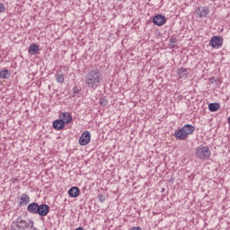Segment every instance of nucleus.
Segmentation results:
<instances>
[{"label": "nucleus", "mask_w": 230, "mask_h": 230, "mask_svg": "<svg viewBox=\"0 0 230 230\" xmlns=\"http://www.w3.org/2000/svg\"><path fill=\"white\" fill-rule=\"evenodd\" d=\"M85 85L88 89H98L100 84L103 80L102 73L98 69H93L89 71L85 75Z\"/></svg>", "instance_id": "nucleus-1"}, {"label": "nucleus", "mask_w": 230, "mask_h": 230, "mask_svg": "<svg viewBox=\"0 0 230 230\" xmlns=\"http://www.w3.org/2000/svg\"><path fill=\"white\" fill-rule=\"evenodd\" d=\"M195 132V127L191 124H186L174 132V137L179 141H186L188 137Z\"/></svg>", "instance_id": "nucleus-2"}, {"label": "nucleus", "mask_w": 230, "mask_h": 230, "mask_svg": "<svg viewBox=\"0 0 230 230\" xmlns=\"http://www.w3.org/2000/svg\"><path fill=\"white\" fill-rule=\"evenodd\" d=\"M196 155L199 159H208L211 157V151L208 146H199L196 148Z\"/></svg>", "instance_id": "nucleus-3"}, {"label": "nucleus", "mask_w": 230, "mask_h": 230, "mask_svg": "<svg viewBox=\"0 0 230 230\" xmlns=\"http://www.w3.org/2000/svg\"><path fill=\"white\" fill-rule=\"evenodd\" d=\"M223 44H224V38H222L221 36H213L209 41V46H211L216 49L222 48Z\"/></svg>", "instance_id": "nucleus-4"}, {"label": "nucleus", "mask_w": 230, "mask_h": 230, "mask_svg": "<svg viewBox=\"0 0 230 230\" xmlns=\"http://www.w3.org/2000/svg\"><path fill=\"white\" fill-rule=\"evenodd\" d=\"M194 14L196 17H199V19H203V17H208L209 14V7L208 6H199L198 9L194 12Z\"/></svg>", "instance_id": "nucleus-5"}, {"label": "nucleus", "mask_w": 230, "mask_h": 230, "mask_svg": "<svg viewBox=\"0 0 230 230\" xmlns=\"http://www.w3.org/2000/svg\"><path fill=\"white\" fill-rule=\"evenodd\" d=\"M90 141L91 133L89 131H84L79 137V144L81 145V146H85V145H89Z\"/></svg>", "instance_id": "nucleus-6"}, {"label": "nucleus", "mask_w": 230, "mask_h": 230, "mask_svg": "<svg viewBox=\"0 0 230 230\" xmlns=\"http://www.w3.org/2000/svg\"><path fill=\"white\" fill-rule=\"evenodd\" d=\"M49 213V207L47 204L38 205V212L36 215L40 217H48Z\"/></svg>", "instance_id": "nucleus-7"}, {"label": "nucleus", "mask_w": 230, "mask_h": 230, "mask_svg": "<svg viewBox=\"0 0 230 230\" xmlns=\"http://www.w3.org/2000/svg\"><path fill=\"white\" fill-rule=\"evenodd\" d=\"M153 22L155 24V26H163L164 24H166V17L161 14H157L154 17Z\"/></svg>", "instance_id": "nucleus-8"}, {"label": "nucleus", "mask_w": 230, "mask_h": 230, "mask_svg": "<svg viewBox=\"0 0 230 230\" xmlns=\"http://www.w3.org/2000/svg\"><path fill=\"white\" fill-rule=\"evenodd\" d=\"M59 119H62L65 125L69 124L73 121V116L69 112H62L59 115Z\"/></svg>", "instance_id": "nucleus-9"}, {"label": "nucleus", "mask_w": 230, "mask_h": 230, "mask_svg": "<svg viewBox=\"0 0 230 230\" xmlns=\"http://www.w3.org/2000/svg\"><path fill=\"white\" fill-rule=\"evenodd\" d=\"M38 209H39V203L37 202L30 203L27 207L28 213H31V215H37Z\"/></svg>", "instance_id": "nucleus-10"}, {"label": "nucleus", "mask_w": 230, "mask_h": 230, "mask_svg": "<svg viewBox=\"0 0 230 230\" xmlns=\"http://www.w3.org/2000/svg\"><path fill=\"white\" fill-rule=\"evenodd\" d=\"M52 127L55 130H62L64 128V127H66V122H64L63 119H56L53 124Z\"/></svg>", "instance_id": "nucleus-11"}, {"label": "nucleus", "mask_w": 230, "mask_h": 230, "mask_svg": "<svg viewBox=\"0 0 230 230\" xmlns=\"http://www.w3.org/2000/svg\"><path fill=\"white\" fill-rule=\"evenodd\" d=\"M68 195L73 199H76L80 195V189L78 187H72L68 190Z\"/></svg>", "instance_id": "nucleus-12"}, {"label": "nucleus", "mask_w": 230, "mask_h": 230, "mask_svg": "<svg viewBox=\"0 0 230 230\" xmlns=\"http://www.w3.org/2000/svg\"><path fill=\"white\" fill-rule=\"evenodd\" d=\"M30 55H39V45L37 43L31 44L28 49Z\"/></svg>", "instance_id": "nucleus-13"}, {"label": "nucleus", "mask_w": 230, "mask_h": 230, "mask_svg": "<svg viewBox=\"0 0 230 230\" xmlns=\"http://www.w3.org/2000/svg\"><path fill=\"white\" fill-rule=\"evenodd\" d=\"M30 204V196L23 193L21 197L20 206H28Z\"/></svg>", "instance_id": "nucleus-14"}, {"label": "nucleus", "mask_w": 230, "mask_h": 230, "mask_svg": "<svg viewBox=\"0 0 230 230\" xmlns=\"http://www.w3.org/2000/svg\"><path fill=\"white\" fill-rule=\"evenodd\" d=\"M208 110L210 111V112H217V111L220 110V103L212 102L208 104Z\"/></svg>", "instance_id": "nucleus-15"}, {"label": "nucleus", "mask_w": 230, "mask_h": 230, "mask_svg": "<svg viewBox=\"0 0 230 230\" xmlns=\"http://www.w3.org/2000/svg\"><path fill=\"white\" fill-rule=\"evenodd\" d=\"M178 75H179L180 78H184V77L188 76V69H186L184 67L178 69Z\"/></svg>", "instance_id": "nucleus-16"}, {"label": "nucleus", "mask_w": 230, "mask_h": 230, "mask_svg": "<svg viewBox=\"0 0 230 230\" xmlns=\"http://www.w3.org/2000/svg\"><path fill=\"white\" fill-rule=\"evenodd\" d=\"M0 78H4V80L10 78V72L8 71V69L0 71Z\"/></svg>", "instance_id": "nucleus-17"}, {"label": "nucleus", "mask_w": 230, "mask_h": 230, "mask_svg": "<svg viewBox=\"0 0 230 230\" xmlns=\"http://www.w3.org/2000/svg\"><path fill=\"white\" fill-rule=\"evenodd\" d=\"M56 80L58 84H64V74H57Z\"/></svg>", "instance_id": "nucleus-18"}, {"label": "nucleus", "mask_w": 230, "mask_h": 230, "mask_svg": "<svg viewBox=\"0 0 230 230\" xmlns=\"http://www.w3.org/2000/svg\"><path fill=\"white\" fill-rule=\"evenodd\" d=\"M97 198L100 202H105L107 200V196L104 194H98Z\"/></svg>", "instance_id": "nucleus-19"}, {"label": "nucleus", "mask_w": 230, "mask_h": 230, "mask_svg": "<svg viewBox=\"0 0 230 230\" xmlns=\"http://www.w3.org/2000/svg\"><path fill=\"white\" fill-rule=\"evenodd\" d=\"M78 93H80V90L78 89V87L75 86L73 88V97L75 98V96H76V94H78Z\"/></svg>", "instance_id": "nucleus-20"}, {"label": "nucleus", "mask_w": 230, "mask_h": 230, "mask_svg": "<svg viewBox=\"0 0 230 230\" xmlns=\"http://www.w3.org/2000/svg\"><path fill=\"white\" fill-rule=\"evenodd\" d=\"M6 10V7H4V4L0 3V13H4V12Z\"/></svg>", "instance_id": "nucleus-21"}, {"label": "nucleus", "mask_w": 230, "mask_h": 230, "mask_svg": "<svg viewBox=\"0 0 230 230\" xmlns=\"http://www.w3.org/2000/svg\"><path fill=\"white\" fill-rule=\"evenodd\" d=\"M100 103L102 107H105L107 105V101L106 100H101Z\"/></svg>", "instance_id": "nucleus-22"}, {"label": "nucleus", "mask_w": 230, "mask_h": 230, "mask_svg": "<svg viewBox=\"0 0 230 230\" xmlns=\"http://www.w3.org/2000/svg\"><path fill=\"white\" fill-rule=\"evenodd\" d=\"M170 42H171V44H175V42H177V39L172 38V39H170Z\"/></svg>", "instance_id": "nucleus-23"}, {"label": "nucleus", "mask_w": 230, "mask_h": 230, "mask_svg": "<svg viewBox=\"0 0 230 230\" xmlns=\"http://www.w3.org/2000/svg\"><path fill=\"white\" fill-rule=\"evenodd\" d=\"M130 230H142L139 226H133Z\"/></svg>", "instance_id": "nucleus-24"}, {"label": "nucleus", "mask_w": 230, "mask_h": 230, "mask_svg": "<svg viewBox=\"0 0 230 230\" xmlns=\"http://www.w3.org/2000/svg\"><path fill=\"white\" fill-rule=\"evenodd\" d=\"M228 123H229V125H230V117L228 118Z\"/></svg>", "instance_id": "nucleus-25"}]
</instances>
